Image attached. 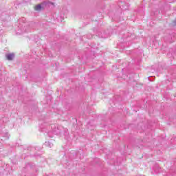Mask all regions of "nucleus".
<instances>
[{
    "label": "nucleus",
    "mask_w": 176,
    "mask_h": 176,
    "mask_svg": "<svg viewBox=\"0 0 176 176\" xmlns=\"http://www.w3.org/2000/svg\"><path fill=\"white\" fill-rule=\"evenodd\" d=\"M7 60H12L14 58V54H8L6 55Z\"/></svg>",
    "instance_id": "f257e3e1"
},
{
    "label": "nucleus",
    "mask_w": 176,
    "mask_h": 176,
    "mask_svg": "<svg viewBox=\"0 0 176 176\" xmlns=\"http://www.w3.org/2000/svg\"><path fill=\"white\" fill-rule=\"evenodd\" d=\"M43 9V7L41 4H38L37 6H34V10L39 12Z\"/></svg>",
    "instance_id": "f03ea898"
}]
</instances>
